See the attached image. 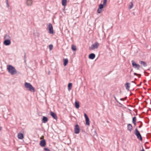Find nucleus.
<instances>
[{
    "instance_id": "nucleus-1",
    "label": "nucleus",
    "mask_w": 151,
    "mask_h": 151,
    "mask_svg": "<svg viewBox=\"0 0 151 151\" xmlns=\"http://www.w3.org/2000/svg\"><path fill=\"white\" fill-rule=\"evenodd\" d=\"M7 69L9 73L12 75H14L17 73L16 69L12 65H9L7 66Z\"/></svg>"
},
{
    "instance_id": "nucleus-2",
    "label": "nucleus",
    "mask_w": 151,
    "mask_h": 151,
    "mask_svg": "<svg viewBox=\"0 0 151 151\" xmlns=\"http://www.w3.org/2000/svg\"><path fill=\"white\" fill-rule=\"evenodd\" d=\"M24 86L27 90L32 92H35V88L32 85L29 83L26 82L24 83Z\"/></svg>"
},
{
    "instance_id": "nucleus-3",
    "label": "nucleus",
    "mask_w": 151,
    "mask_h": 151,
    "mask_svg": "<svg viewBox=\"0 0 151 151\" xmlns=\"http://www.w3.org/2000/svg\"><path fill=\"white\" fill-rule=\"evenodd\" d=\"M134 132V134L136 136L137 139H139L140 141H142V138L141 135L137 128H136Z\"/></svg>"
},
{
    "instance_id": "nucleus-4",
    "label": "nucleus",
    "mask_w": 151,
    "mask_h": 151,
    "mask_svg": "<svg viewBox=\"0 0 151 151\" xmlns=\"http://www.w3.org/2000/svg\"><path fill=\"white\" fill-rule=\"evenodd\" d=\"M47 29H48V32L50 34H53L54 33L53 26L51 23H49L48 24Z\"/></svg>"
},
{
    "instance_id": "nucleus-5",
    "label": "nucleus",
    "mask_w": 151,
    "mask_h": 151,
    "mask_svg": "<svg viewBox=\"0 0 151 151\" xmlns=\"http://www.w3.org/2000/svg\"><path fill=\"white\" fill-rule=\"evenodd\" d=\"M99 45V43L97 42H95L94 44L91 45V47L89 48V49L90 50H92L98 48Z\"/></svg>"
},
{
    "instance_id": "nucleus-6",
    "label": "nucleus",
    "mask_w": 151,
    "mask_h": 151,
    "mask_svg": "<svg viewBox=\"0 0 151 151\" xmlns=\"http://www.w3.org/2000/svg\"><path fill=\"white\" fill-rule=\"evenodd\" d=\"M132 66L135 68H137V70H139L140 66L136 63L133 60L132 61Z\"/></svg>"
},
{
    "instance_id": "nucleus-7",
    "label": "nucleus",
    "mask_w": 151,
    "mask_h": 151,
    "mask_svg": "<svg viewBox=\"0 0 151 151\" xmlns=\"http://www.w3.org/2000/svg\"><path fill=\"white\" fill-rule=\"evenodd\" d=\"M80 131V129L79 125L77 124L75 126L74 133L76 134H78Z\"/></svg>"
},
{
    "instance_id": "nucleus-8",
    "label": "nucleus",
    "mask_w": 151,
    "mask_h": 151,
    "mask_svg": "<svg viewBox=\"0 0 151 151\" xmlns=\"http://www.w3.org/2000/svg\"><path fill=\"white\" fill-rule=\"evenodd\" d=\"M107 2V0H103V4H100L99 6V8L102 9L104 8V6L106 5Z\"/></svg>"
},
{
    "instance_id": "nucleus-9",
    "label": "nucleus",
    "mask_w": 151,
    "mask_h": 151,
    "mask_svg": "<svg viewBox=\"0 0 151 151\" xmlns=\"http://www.w3.org/2000/svg\"><path fill=\"white\" fill-rule=\"evenodd\" d=\"M3 43L6 46L9 45L11 43V40H4Z\"/></svg>"
},
{
    "instance_id": "nucleus-10",
    "label": "nucleus",
    "mask_w": 151,
    "mask_h": 151,
    "mask_svg": "<svg viewBox=\"0 0 151 151\" xmlns=\"http://www.w3.org/2000/svg\"><path fill=\"white\" fill-rule=\"evenodd\" d=\"M50 115L54 119L56 120H57V116L56 114L54 113V112L52 111H50Z\"/></svg>"
},
{
    "instance_id": "nucleus-11",
    "label": "nucleus",
    "mask_w": 151,
    "mask_h": 151,
    "mask_svg": "<svg viewBox=\"0 0 151 151\" xmlns=\"http://www.w3.org/2000/svg\"><path fill=\"white\" fill-rule=\"evenodd\" d=\"M40 144L42 147H45L46 144L45 140L44 139L41 140L40 141Z\"/></svg>"
},
{
    "instance_id": "nucleus-12",
    "label": "nucleus",
    "mask_w": 151,
    "mask_h": 151,
    "mask_svg": "<svg viewBox=\"0 0 151 151\" xmlns=\"http://www.w3.org/2000/svg\"><path fill=\"white\" fill-rule=\"evenodd\" d=\"M33 1L32 0H27L26 1L27 5L28 6H31L32 4Z\"/></svg>"
},
{
    "instance_id": "nucleus-13",
    "label": "nucleus",
    "mask_w": 151,
    "mask_h": 151,
    "mask_svg": "<svg viewBox=\"0 0 151 151\" xmlns=\"http://www.w3.org/2000/svg\"><path fill=\"white\" fill-rule=\"evenodd\" d=\"M95 57V55L93 53L90 54L88 56V58L90 59H93Z\"/></svg>"
},
{
    "instance_id": "nucleus-14",
    "label": "nucleus",
    "mask_w": 151,
    "mask_h": 151,
    "mask_svg": "<svg viewBox=\"0 0 151 151\" xmlns=\"http://www.w3.org/2000/svg\"><path fill=\"white\" fill-rule=\"evenodd\" d=\"M127 129L130 132H131L132 129V126L131 124H128L127 126Z\"/></svg>"
},
{
    "instance_id": "nucleus-15",
    "label": "nucleus",
    "mask_w": 151,
    "mask_h": 151,
    "mask_svg": "<svg viewBox=\"0 0 151 151\" xmlns=\"http://www.w3.org/2000/svg\"><path fill=\"white\" fill-rule=\"evenodd\" d=\"M48 120L47 118L45 116H43L42 117V121L43 123H46Z\"/></svg>"
},
{
    "instance_id": "nucleus-16",
    "label": "nucleus",
    "mask_w": 151,
    "mask_h": 151,
    "mask_svg": "<svg viewBox=\"0 0 151 151\" xmlns=\"http://www.w3.org/2000/svg\"><path fill=\"white\" fill-rule=\"evenodd\" d=\"M18 137L19 139H22L24 138V135L21 133H19L18 134Z\"/></svg>"
},
{
    "instance_id": "nucleus-17",
    "label": "nucleus",
    "mask_w": 151,
    "mask_h": 151,
    "mask_svg": "<svg viewBox=\"0 0 151 151\" xmlns=\"http://www.w3.org/2000/svg\"><path fill=\"white\" fill-rule=\"evenodd\" d=\"M4 40H11V37L8 34H6L4 35Z\"/></svg>"
},
{
    "instance_id": "nucleus-18",
    "label": "nucleus",
    "mask_w": 151,
    "mask_h": 151,
    "mask_svg": "<svg viewBox=\"0 0 151 151\" xmlns=\"http://www.w3.org/2000/svg\"><path fill=\"white\" fill-rule=\"evenodd\" d=\"M130 84V83H127L125 84V86H126V89L127 91L129 90Z\"/></svg>"
},
{
    "instance_id": "nucleus-19",
    "label": "nucleus",
    "mask_w": 151,
    "mask_h": 151,
    "mask_svg": "<svg viewBox=\"0 0 151 151\" xmlns=\"http://www.w3.org/2000/svg\"><path fill=\"white\" fill-rule=\"evenodd\" d=\"M139 63L142 66L144 67H146L147 66V64L146 63L143 61H140L139 62Z\"/></svg>"
},
{
    "instance_id": "nucleus-20",
    "label": "nucleus",
    "mask_w": 151,
    "mask_h": 151,
    "mask_svg": "<svg viewBox=\"0 0 151 151\" xmlns=\"http://www.w3.org/2000/svg\"><path fill=\"white\" fill-rule=\"evenodd\" d=\"M75 106L76 109H78L79 107V104L78 101H76L75 103Z\"/></svg>"
},
{
    "instance_id": "nucleus-21",
    "label": "nucleus",
    "mask_w": 151,
    "mask_h": 151,
    "mask_svg": "<svg viewBox=\"0 0 151 151\" xmlns=\"http://www.w3.org/2000/svg\"><path fill=\"white\" fill-rule=\"evenodd\" d=\"M68 62V60L67 58L64 59L63 60V65L64 66H66Z\"/></svg>"
},
{
    "instance_id": "nucleus-22",
    "label": "nucleus",
    "mask_w": 151,
    "mask_h": 151,
    "mask_svg": "<svg viewBox=\"0 0 151 151\" xmlns=\"http://www.w3.org/2000/svg\"><path fill=\"white\" fill-rule=\"evenodd\" d=\"M62 3L63 6H65L66 5L67 0H62Z\"/></svg>"
},
{
    "instance_id": "nucleus-23",
    "label": "nucleus",
    "mask_w": 151,
    "mask_h": 151,
    "mask_svg": "<svg viewBox=\"0 0 151 151\" xmlns=\"http://www.w3.org/2000/svg\"><path fill=\"white\" fill-rule=\"evenodd\" d=\"M86 124L87 125H89V118L85 119Z\"/></svg>"
},
{
    "instance_id": "nucleus-24",
    "label": "nucleus",
    "mask_w": 151,
    "mask_h": 151,
    "mask_svg": "<svg viewBox=\"0 0 151 151\" xmlns=\"http://www.w3.org/2000/svg\"><path fill=\"white\" fill-rule=\"evenodd\" d=\"M72 84L71 83H69L68 85V89L69 91L70 90L71 88L72 87Z\"/></svg>"
},
{
    "instance_id": "nucleus-25",
    "label": "nucleus",
    "mask_w": 151,
    "mask_h": 151,
    "mask_svg": "<svg viewBox=\"0 0 151 151\" xmlns=\"http://www.w3.org/2000/svg\"><path fill=\"white\" fill-rule=\"evenodd\" d=\"M72 50L73 51H75L76 50V46L73 45L71 47Z\"/></svg>"
},
{
    "instance_id": "nucleus-26",
    "label": "nucleus",
    "mask_w": 151,
    "mask_h": 151,
    "mask_svg": "<svg viewBox=\"0 0 151 151\" xmlns=\"http://www.w3.org/2000/svg\"><path fill=\"white\" fill-rule=\"evenodd\" d=\"M137 120L136 117L135 116L134 117L132 118V122H136Z\"/></svg>"
},
{
    "instance_id": "nucleus-27",
    "label": "nucleus",
    "mask_w": 151,
    "mask_h": 151,
    "mask_svg": "<svg viewBox=\"0 0 151 151\" xmlns=\"http://www.w3.org/2000/svg\"><path fill=\"white\" fill-rule=\"evenodd\" d=\"M53 46L52 45L50 44L49 45V48L50 50H51L53 48Z\"/></svg>"
},
{
    "instance_id": "nucleus-28",
    "label": "nucleus",
    "mask_w": 151,
    "mask_h": 151,
    "mask_svg": "<svg viewBox=\"0 0 151 151\" xmlns=\"http://www.w3.org/2000/svg\"><path fill=\"white\" fill-rule=\"evenodd\" d=\"M130 4H131V5L129 7V8L130 9H131L132 8V7L133 6V4L132 2H130Z\"/></svg>"
},
{
    "instance_id": "nucleus-29",
    "label": "nucleus",
    "mask_w": 151,
    "mask_h": 151,
    "mask_svg": "<svg viewBox=\"0 0 151 151\" xmlns=\"http://www.w3.org/2000/svg\"><path fill=\"white\" fill-rule=\"evenodd\" d=\"M6 7H8L9 6V4L8 0H6Z\"/></svg>"
},
{
    "instance_id": "nucleus-30",
    "label": "nucleus",
    "mask_w": 151,
    "mask_h": 151,
    "mask_svg": "<svg viewBox=\"0 0 151 151\" xmlns=\"http://www.w3.org/2000/svg\"><path fill=\"white\" fill-rule=\"evenodd\" d=\"M101 9H99V8H98V9H97V12L99 13H101Z\"/></svg>"
},
{
    "instance_id": "nucleus-31",
    "label": "nucleus",
    "mask_w": 151,
    "mask_h": 151,
    "mask_svg": "<svg viewBox=\"0 0 151 151\" xmlns=\"http://www.w3.org/2000/svg\"><path fill=\"white\" fill-rule=\"evenodd\" d=\"M140 122V125L139 126V128H141L142 126V125H143V124L142 123V122Z\"/></svg>"
},
{
    "instance_id": "nucleus-32",
    "label": "nucleus",
    "mask_w": 151,
    "mask_h": 151,
    "mask_svg": "<svg viewBox=\"0 0 151 151\" xmlns=\"http://www.w3.org/2000/svg\"><path fill=\"white\" fill-rule=\"evenodd\" d=\"M94 134H93L94 137H96L97 136V133H96V132L95 131H94Z\"/></svg>"
},
{
    "instance_id": "nucleus-33",
    "label": "nucleus",
    "mask_w": 151,
    "mask_h": 151,
    "mask_svg": "<svg viewBox=\"0 0 151 151\" xmlns=\"http://www.w3.org/2000/svg\"><path fill=\"white\" fill-rule=\"evenodd\" d=\"M44 150L45 151H50L49 149L46 148H44Z\"/></svg>"
},
{
    "instance_id": "nucleus-34",
    "label": "nucleus",
    "mask_w": 151,
    "mask_h": 151,
    "mask_svg": "<svg viewBox=\"0 0 151 151\" xmlns=\"http://www.w3.org/2000/svg\"><path fill=\"white\" fill-rule=\"evenodd\" d=\"M84 117H85V119L88 118V116L86 114H85V113L84 114Z\"/></svg>"
},
{
    "instance_id": "nucleus-35",
    "label": "nucleus",
    "mask_w": 151,
    "mask_h": 151,
    "mask_svg": "<svg viewBox=\"0 0 151 151\" xmlns=\"http://www.w3.org/2000/svg\"><path fill=\"white\" fill-rule=\"evenodd\" d=\"M146 136H147V138H149L150 137V134L148 133V134H147V135H146Z\"/></svg>"
},
{
    "instance_id": "nucleus-36",
    "label": "nucleus",
    "mask_w": 151,
    "mask_h": 151,
    "mask_svg": "<svg viewBox=\"0 0 151 151\" xmlns=\"http://www.w3.org/2000/svg\"><path fill=\"white\" fill-rule=\"evenodd\" d=\"M26 53H24V61L25 62H26Z\"/></svg>"
},
{
    "instance_id": "nucleus-37",
    "label": "nucleus",
    "mask_w": 151,
    "mask_h": 151,
    "mask_svg": "<svg viewBox=\"0 0 151 151\" xmlns=\"http://www.w3.org/2000/svg\"><path fill=\"white\" fill-rule=\"evenodd\" d=\"M114 98L115 99V100L116 101H117L118 102V101H117V99H116V97L115 96L114 97Z\"/></svg>"
},
{
    "instance_id": "nucleus-38",
    "label": "nucleus",
    "mask_w": 151,
    "mask_h": 151,
    "mask_svg": "<svg viewBox=\"0 0 151 151\" xmlns=\"http://www.w3.org/2000/svg\"><path fill=\"white\" fill-rule=\"evenodd\" d=\"M133 123V124H134V126H136V122H132Z\"/></svg>"
},
{
    "instance_id": "nucleus-39",
    "label": "nucleus",
    "mask_w": 151,
    "mask_h": 151,
    "mask_svg": "<svg viewBox=\"0 0 151 151\" xmlns=\"http://www.w3.org/2000/svg\"><path fill=\"white\" fill-rule=\"evenodd\" d=\"M134 75H135V76H137V74L136 73H134Z\"/></svg>"
},
{
    "instance_id": "nucleus-40",
    "label": "nucleus",
    "mask_w": 151,
    "mask_h": 151,
    "mask_svg": "<svg viewBox=\"0 0 151 151\" xmlns=\"http://www.w3.org/2000/svg\"><path fill=\"white\" fill-rule=\"evenodd\" d=\"M140 151H145L143 147L142 150H141Z\"/></svg>"
},
{
    "instance_id": "nucleus-41",
    "label": "nucleus",
    "mask_w": 151,
    "mask_h": 151,
    "mask_svg": "<svg viewBox=\"0 0 151 151\" xmlns=\"http://www.w3.org/2000/svg\"><path fill=\"white\" fill-rule=\"evenodd\" d=\"M2 129V127H0V131H1Z\"/></svg>"
},
{
    "instance_id": "nucleus-42",
    "label": "nucleus",
    "mask_w": 151,
    "mask_h": 151,
    "mask_svg": "<svg viewBox=\"0 0 151 151\" xmlns=\"http://www.w3.org/2000/svg\"><path fill=\"white\" fill-rule=\"evenodd\" d=\"M120 100H124V99H122H122H120Z\"/></svg>"
},
{
    "instance_id": "nucleus-43",
    "label": "nucleus",
    "mask_w": 151,
    "mask_h": 151,
    "mask_svg": "<svg viewBox=\"0 0 151 151\" xmlns=\"http://www.w3.org/2000/svg\"><path fill=\"white\" fill-rule=\"evenodd\" d=\"M131 82H132V83H135V82H134V81H131Z\"/></svg>"
},
{
    "instance_id": "nucleus-44",
    "label": "nucleus",
    "mask_w": 151,
    "mask_h": 151,
    "mask_svg": "<svg viewBox=\"0 0 151 151\" xmlns=\"http://www.w3.org/2000/svg\"><path fill=\"white\" fill-rule=\"evenodd\" d=\"M106 122H107V123H109V121H106Z\"/></svg>"
},
{
    "instance_id": "nucleus-45",
    "label": "nucleus",
    "mask_w": 151,
    "mask_h": 151,
    "mask_svg": "<svg viewBox=\"0 0 151 151\" xmlns=\"http://www.w3.org/2000/svg\"><path fill=\"white\" fill-rule=\"evenodd\" d=\"M144 73H147V74H148V73H146V72H144Z\"/></svg>"
},
{
    "instance_id": "nucleus-46",
    "label": "nucleus",
    "mask_w": 151,
    "mask_h": 151,
    "mask_svg": "<svg viewBox=\"0 0 151 151\" xmlns=\"http://www.w3.org/2000/svg\"><path fill=\"white\" fill-rule=\"evenodd\" d=\"M132 70H131V71H130V73H131V72L132 71Z\"/></svg>"
},
{
    "instance_id": "nucleus-47",
    "label": "nucleus",
    "mask_w": 151,
    "mask_h": 151,
    "mask_svg": "<svg viewBox=\"0 0 151 151\" xmlns=\"http://www.w3.org/2000/svg\"><path fill=\"white\" fill-rule=\"evenodd\" d=\"M147 74H147H146V76H148V74Z\"/></svg>"
},
{
    "instance_id": "nucleus-48",
    "label": "nucleus",
    "mask_w": 151,
    "mask_h": 151,
    "mask_svg": "<svg viewBox=\"0 0 151 151\" xmlns=\"http://www.w3.org/2000/svg\"><path fill=\"white\" fill-rule=\"evenodd\" d=\"M140 75V76L139 77H140V76H141V75H140H140Z\"/></svg>"
},
{
    "instance_id": "nucleus-49",
    "label": "nucleus",
    "mask_w": 151,
    "mask_h": 151,
    "mask_svg": "<svg viewBox=\"0 0 151 151\" xmlns=\"http://www.w3.org/2000/svg\"><path fill=\"white\" fill-rule=\"evenodd\" d=\"M127 98V97H126L125 98V99H126Z\"/></svg>"
},
{
    "instance_id": "nucleus-50",
    "label": "nucleus",
    "mask_w": 151,
    "mask_h": 151,
    "mask_svg": "<svg viewBox=\"0 0 151 151\" xmlns=\"http://www.w3.org/2000/svg\"><path fill=\"white\" fill-rule=\"evenodd\" d=\"M49 73H48V74H49Z\"/></svg>"
}]
</instances>
